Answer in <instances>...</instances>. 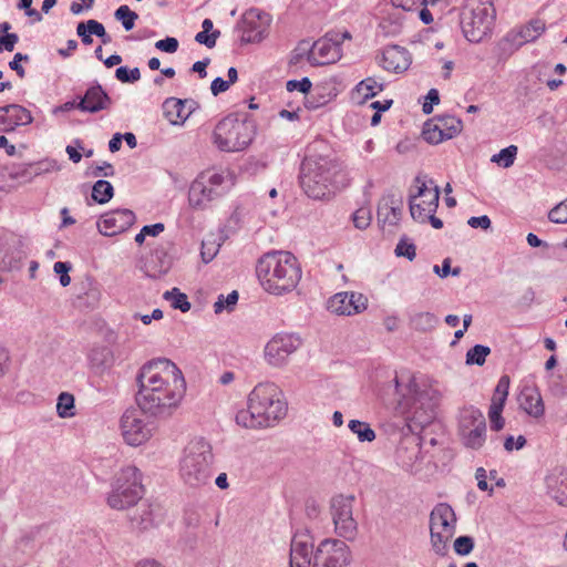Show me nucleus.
<instances>
[{
  "instance_id": "obj_64",
  "label": "nucleus",
  "mask_w": 567,
  "mask_h": 567,
  "mask_svg": "<svg viewBox=\"0 0 567 567\" xmlns=\"http://www.w3.org/2000/svg\"><path fill=\"white\" fill-rule=\"evenodd\" d=\"M467 224L472 227V228H482V229H488L491 227V219L488 216L486 215H483V216H478V217H471L468 220H467Z\"/></svg>"
},
{
  "instance_id": "obj_33",
  "label": "nucleus",
  "mask_w": 567,
  "mask_h": 567,
  "mask_svg": "<svg viewBox=\"0 0 567 567\" xmlns=\"http://www.w3.org/2000/svg\"><path fill=\"white\" fill-rule=\"evenodd\" d=\"M422 136L430 144H439L447 140L434 118L424 123Z\"/></svg>"
},
{
  "instance_id": "obj_28",
  "label": "nucleus",
  "mask_w": 567,
  "mask_h": 567,
  "mask_svg": "<svg viewBox=\"0 0 567 567\" xmlns=\"http://www.w3.org/2000/svg\"><path fill=\"white\" fill-rule=\"evenodd\" d=\"M547 494L560 506L567 507V471H553L545 477Z\"/></svg>"
},
{
  "instance_id": "obj_16",
  "label": "nucleus",
  "mask_w": 567,
  "mask_h": 567,
  "mask_svg": "<svg viewBox=\"0 0 567 567\" xmlns=\"http://www.w3.org/2000/svg\"><path fill=\"white\" fill-rule=\"evenodd\" d=\"M301 346L299 337L289 333H278L265 347V359L272 367H282L290 354Z\"/></svg>"
},
{
  "instance_id": "obj_62",
  "label": "nucleus",
  "mask_w": 567,
  "mask_h": 567,
  "mask_svg": "<svg viewBox=\"0 0 567 567\" xmlns=\"http://www.w3.org/2000/svg\"><path fill=\"white\" fill-rule=\"evenodd\" d=\"M85 25L89 28V32L96 35L97 38L106 37L105 28L101 22L91 19L85 22Z\"/></svg>"
},
{
  "instance_id": "obj_17",
  "label": "nucleus",
  "mask_w": 567,
  "mask_h": 567,
  "mask_svg": "<svg viewBox=\"0 0 567 567\" xmlns=\"http://www.w3.org/2000/svg\"><path fill=\"white\" fill-rule=\"evenodd\" d=\"M440 394L436 390L427 389L416 393L408 420L423 427L435 416V408L439 403Z\"/></svg>"
},
{
  "instance_id": "obj_29",
  "label": "nucleus",
  "mask_w": 567,
  "mask_h": 567,
  "mask_svg": "<svg viewBox=\"0 0 567 567\" xmlns=\"http://www.w3.org/2000/svg\"><path fill=\"white\" fill-rule=\"evenodd\" d=\"M519 406L529 415L539 417L544 414L540 393L535 388H524L518 396Z\"/></svg>"
},
{
  "instance_id": "obj_57",
  "label": "nucleus",
  "mask_w": 567,
  "mask_h": 567,
  "mask_svg": "<svg viewBox=\"0 0 567 567\" xmlns=\"http://www.w3.org/2000/svg\"><path fill=\"white\" fill-rule=\"evenodd\" d=\"M19 41V37L16 33H6L4 35H0V52L13 51L14 45Z\"/></svg>"
},
{
  "instance_id": "obj_47",
  "label": "nucleus",
  "mask_w": 567,
  "mask_h": 567,
  "mask_svg": "<svg viewBox=\"0 0 567 567\" xmlns=\"http://www.w3.org/2000/svg\"><path fill=\"white\" fill-rule=\"evenodd\" d=\"M548 218L555 224H567V198L549 212Z\"/></svg>"
},
{
  "instance_id": "obj_25",
  "label": "nucleus",
  "mask_w": 567,
  "mask_h": 567,
  "mask_svg": "<svg viewBox=\"0 0 567 567\" xmlns=\"http://www.w3.org/2000/svg\"><path fill=\"white\" fill-rule=\"evenodd\" d=\"M136 508L130 514V520L133 528L137 530H147L159 523L161 509L147 502L136 504Z\"/></svg>"
},
{
  "instance_id": "obj_20",
  "label": "nucleus",
  "mask_w": 567,
  "mask_h": 567,
  "mask_svg": "<svg viewBox=\"0 0 567 567\" xmlns=\"http://www.w3.org/2000/svg\"><path fill=\"white\" fill-rule=\"evenodd\" d=\"M33 122L31 112L20 104L0 106V132L11 133L18 126H25Z\"/></svg>"
},
{
  "instance_id": "obj_8",
  "label": "nucleus",
  "mask_w": 567,
  "mask_h": 567,
  "mask_svg": "<svg viewBox=\"0 0 567 567\" xmlns=\"http://www.w3.org/2000/svg\"><path fill=\"white\" fill-rule=\"evenodd\" d=\"M254 135L255 127L251 122L230 114L217 123L213 141L223 152H240L249 146Z\"/></svg>"
},
{
  "instance_id": "obj_37",
  "label": "nucleus",
  "mask_w": 567,
  "mask_h": 567,
  "mask_svg": "<svg viewBox=\"0 0 567 567\" xmlns=\"http://www.w3.org/2000/svg\"><path fill=\"white\" fill-rule=\"evenodd\" d=\"M114 18L122 23L126 31H131L138 19V14L132 11L128 6L123 4L115 10Z\"/></svg>"
},
{
  "instance_id": "obj_7",
  "label": "nucleus",
  "mask_w": 567,
  "mask_h": 567,
  "mask_svg": "<svg viewBox=\"0 0 567 567\" xmlns=\"http://www.w3.org/2000/svg\"><path fill=\"white\" fill-rule=\"evenodd\" d=\"M496 18L493 0H467L461 12L464 37L473 43L483 41L492 33Z\"/></svg>"
},
{
  "instance_id": "obj_46",
  "label": "nucleus",
  "mask_w": 567,
  "mask_h": 567,
  "mask_svg": "<svg viewBox=\"0 0 567 567\" xmlns=\"http://www.w3.org/2000/svg\"><path fill=\"white\" fill-rule=\"evenodd\" d=\"M453 547L457 555L466 556L474 548V539L471 536H460L454 540Z\"/></svg>"
},
{
  "instance_id": "obj_49",
  "label": "nucleus",
  "mask_w": 567,
  "mask_h": 567,
  "mask_svg": "<svg viewBox=\"0 0 567 567\" xmlns=\"http://www.w3.org/2000/svg\"><path fill=\"white\" fill-rule=\"evenodd\" d=\"M16 549L23 555H31L35 549L34 538L31 534H25L20 537L16 544Z\"/></svg>"
},
{
  "instance_id": "obj_42",
  "label": "nucleus",
  "mask_w": 567,
  "mask_h": 567,
  "mask_svg": "<svg viewBox=\"0 0 567 567\" xmlns=\"http://www.w3.org/2000/svg\"><path fill=\"white\" fill-rule=\"evenodd\" d=\"M238 292L236 290L228 293L226 297L219 295L217 301L214 303L215 313H220L224 310L231 311L238 301Z\"/></svg>"
},
{
  "instance_id": "obj_51",
  "label": "nucleus",
  "mask_w": 567,
  "mask_h": 567,
  "mask_svg": "<svg viewBox=\"0 0 567 567\" xmlns=\"http://www.w3.org/2000/svg\"><path fill=\"white\" fill-rule=\"evenodd\" d=\"M503 409L498 406H489L488 417L491 421V429L494 431H501L504 427V419L502 417Z\"/></svg>"
},
{
  "instance_id": "obj_53",
  "label": "nucleus",
  "mask_w": 567,
  "mask_h": 567,
  "mask_svg": "<svg viewBox=\"0 0 567 567\" xmlns=\"http://www.w3.org/2000/svg\"><path fill=\"white\" fill-rule=\"evenodd\" d=\"M155 48L166 53H175L178 49V41L175 38L167 37L163 40H158L155 43Z\"/></svg>"
},
{
  "instance_id": "obj_60",
  "label": "nucleus",
  "mask_w": 567,
  "mask_h": 567,
  "mask_svg": "<svg viewBox=\"0 0 567 567\" xmlns=\"http://www.w3.org/2000/svg\"><path fill=\"white\" fill-rule=\"evenodd\" d=\"M230 86V83L223 78H216L213 80L210 84V91L214 96L219 95L223 92H226Z\"/></svg>"
},
{
  "instance_id": "obj_36",
  "label": "nucleus",
  "mask_w": 567,
  "mask_h": 567,
  "mask_svg": "<svg viewBox=\"0 0 567 567\" xmlns=\"http://www.w3.org/2000/svg\"><path fill=\"white\" fill-rule=\"evenodd\" d=\"M257 20L249 19L247 14H244L243 18L238 21L237 28L243 31L241 41L245 43H257L260 42L264 37L259 31L257 33L250 32L246 29V25L256 24Z\"/></svg>"
},
{
  "instance_id": "obj_56",
  "label": "nucleus",
  "mask_w": 567,
  "mask_h": 567,
  "mask_svg": "<svg viewBox=\"0 0 567 567\" xmlns=\"http://www.w3.org/2000/svg\"><path fill=\"white\" fill-rule=\"evenodd\" d=\"M29 59L30 58L28 54L16 53L12 61L9 62V66L11 70L17 72L19 78L22 79L25 75V71H24L23 66L21 65V62L29 61Z\"/></svg>"
},
{
  "instance_id": "obj_58",
  "label": "nucleus",
  "mask_w": 567,
  "mask_h": 567,
  "mask_svg": "<svg viewBox=\"0 0 567 567\" xmlns=\"http://www.w3.org/2000/svg\"><path fill=\"white\" fill-rule=\"evenodd\" d=\"M392 3L405 11L416 9L419 6H427V0H391Z\"/></svg>"
},
{
  "instance_id": "obj_14",
  "label": "nucleus",
  "mask_w": 567,
  "mask_h": 567,
  "mask_svg": "<svg viewBox=\"0 0 567 567\" xmlns=\"http://www.w3.org/2000/svg\"><path fill=\"white\" fill-rule=\"evenodd\" d=\"M147 411L138 406L127 409L121 417V431L124 441L132 446H138L145 443L152 436L153 427Z\"/></svg>"
},
{
  "instance_id": "obj_45",
  "label": "nucleus",
  "mask_w": 567,
  "mask_h": 567,
  "mask_svg": "<svg viewBox=\"0 0 567 567\" xmlns=\"http://www.w3.org/2000/svg\"><path fill=\"white\" fill-rule=\"evenodd\" d=\"M31 166H32V168H31L32 171H31V173H29V175H33L34 178L42 174H47V173L58 169L56 162L50 161V159H43L40 162L31 163Z\"/></svg>"
},
{
  "instance_id": "obj_18",
  "label": "nucleus",
  "mask_w": 567,
  "mask_h": 567,
  "mask_svg": "<svg viewBox=\"0 0 567 567\" xmlns=\"http://www.w3.org/2000/svg\"><path fill=\"white\" fill-rule=\"evenodd\" d=\"M368 307V298L355 291L338 292L329 298L327 308L338 316H353L361 313Z\"/></svg>"
},
{
  "instance_id": "obj_11",
  "label": "nucleus",
  "mask_w": 567,
  "mask_h": 567,
  "mask_svg": "<svg viewBox=\"0 0 567 567\" xmlns=\"http://www.w3.org/2000/svg\"><path fill=\"white\" fill-rule=\"evenodd\" d=\"M440 189L426 176H416L409 193V208L411 217L417 223H424L425 216L435 213L439 206Z\"/></svg>"
},
{
  "instance_id": "obj_61",
  "label": "nucleus",
  "mask_w": 567,
  "mask_h": 567,
  "mask_svg": "<svg viewBox=\"0 0 567 567\" xmlns=\"http://www.w3.org/2000/svg\"><path fill=\"white\" fill-rule=\"evenodd\" d=\"M526 444V439L523 435H519L516 441H514L513 436H507L504 442V449L508 452L515 450H520Z\"/></svg>"
},
{
  "instance_id": "obj_5",
  "label": "nucleus",
  "mask_w": 567,
  "mask_h": 567,
  "mask_svg": "<svg viewBox=\"0 0 567 567\" xmlns=\"http://www.w3.org/2000/svg\"><path fill=\"white\" fill-rule=\"evenodd\" d=\"M214 454L209 442L203 437L192 440L179 460V475L189 486L198 487L210 481Z\"/></svg>"
},
{
  "instance_id": "obj_31",
  "label": "nucleus",
  "mask_w": 567,
  "mask_h": 567,
  "mask_svg": "<svg viewBox=\"0 0 567 567\" xmlns=\"http://www.w3.org/2000/svg\"><path fill=\"white\" fill-rule=\"evenodd\" d=\"M447 140L453 138L462 131V121L455 116L445 115L434 118Z\"/></svg>"
},
{
  "instance_id": "obj_50",
  "label": "nucleus",
  "mask_w": 567,
  "mask_h": 567,
  "mask_svg": "<svg viewBox=\"0 0 567 567\" xmlns=\"http://www.w3.org/2000/svg\"><path fill=\"white\" fill-rule=\"evenodd\" d=\"M209 32L200 31L195 35V41L199 44H204L207 48L212 49L216 45V41L220 35L219 30L213 31L210 34Z\"/></svg>"
},
{
  "instance_id": "obj_43",
  "label": "nucleus",
  "mask_w": 567,
  "mask_h": 567,
  "mask_svg": "<svg viewBox=\"0 0 567 567\" xmlns=\"http://www.w3.org/2000/svg\"><path fill=\"white\" fill-rule=\"evenodd\" d=\"M352 220L354 227L363 230L370 226L371 223V212L367 207H360L352 214Z\"/></svg>"
},
{
  "instance_id": "obj_21",
  "label": "nucleus",
  "mask_w": 567,
  "mask_h": 567,
  "mask_svg": "<svg viewBox=\"0 0 567 567\" xmlns=\"http://www.w3.org/2000/svg\"><path fill=\"white\" fill-rule=\"evenodd\" d=\"M341 56V44L328 35L319 39L311 45L309 63L311 65H326L337 62Z\"/></svg>"
},
{
  "instance_id": "obj_59",
  "label": "nucleus",
  "mask_w": 567,
  "mask_h": 567,
  "mask_svg": "<svg viewBox=\"0 0 567 567\" xmlns=\"http://www.w3.org/2000/svg\"><path fill=\"white\" fill-rule=\"evenodd\" d=\"M91 175L94 177H112L114 175V168L110 163L104 162L102 165L93 167L91 171Z\"/></svg>"
},
{
  "instance_id": "obj_3",
  "label": "nucleus",
  "mask_w": 567,
  "mask_h": 567,
  "mask_svg": "<svg viewBox=\"0 0 567 567\" xmlns=\"http://www.w3.org/2000/svg\"><path fill=\"white\" fill-rule=\"evenodd\" d=\"M351 561L348 545L339 539H323L316 553L309 534L298 533L290 546V567H346Z\"/></svg>"
},
{
  "instance_id": "obj_63",
  "label": "nucleus",
  "mask_w": 567,
  "mask_h": 567,
  "mask_svg": "<svg viewBox=\"0 0 567 567\" xmlns=\"http://www.w3.org/2000/svg\"><path fill=\"white\" fill-rule=\"evenodd\" d=\"M217 251H218V248L215 247V245L213 243L210 245H208V243L203 241L200 255H202L204 262L212 261L213 258L215 257V255L217 254Z\"/></svg>"
},
{
  "instance_id": "obj_9",
  "label": "nucleus",
  "mask_w": 567,
  "mask_h": 567,
  "mask_svg": "<svg viewBox=\"0 0 567 567\" xmlns=\"http://www.w3.org/2000/svg\"><path fill=\"white\" fill-rule=\"evenodd\" d=\"M230 181L224 171L207 169L198 174L188 190V204L193 209L204 210L226 193L225 184Z\"/></svg>"
},
{
  "instance_id": "obj_44",
  "label": "nucleus",
  "mask_w": 567,
  "mask_h": 567,
  "mask_svg": "<svg viewBox=\"0 0 567 567\" xmlns=\"http://www.w3.org/2000/svg\"><path fill=\"white\" fill-rule=\"evenodd\" d=\"M115 76L123 83H134L140 80L141 72L138 68L128 70L126 66H120L115 71Z\"/></svg>"
},
{
  "instance_id": "obj_39",
  "label": "nucleus",
  "mask_w": 567,
  "mask_h": 567,
  "mask_svg": "<svg viewBox=\"0 0 567 567\" xmlns=\"http://www.w3.org/2000/svg\"><path fill=\"white\" fill-rule=\"evenodd\" d=\"M491 353V349L483 344H476L466 353V364L483 365L486 357Z\"/></svg>"
},
{
  "instance_id": "obj_23",
  "label": "nucleus",
  "mask_w": 567,
  "mask_h": 567,
  "mask_svg": "<svg viewBox=\"0 0 567 567\" xmlns=\"http://www.w3.org/2000/svg\"><path fill=\"white\" fill-rule=\"evenodd\" d=\"M112 99L99 83H95L85 91L83 96L79 97L78 110L85 113H97L110 109Z\"/></svg>"
},
{
  "instance_id": "obj_55",
  "label": "nucleus",
  "mask_w": 567,
  "mask_h": 567,
  "mask_svg": "<svg viewBox=\"0 0 567 567\" xmlns=\"http://www.w3.org/2000/svg\"><path fill=\"white\" fill-rule=\"evenodd\" d=\"M311 45L312 44H310L309 41L307 40L300 41L293 51L292 61L297 63L303 56H307V60L309 61Z\"/></svg>"
},
{
  "instance_id": "obj_48",
  "label": "nucleus",
  "mask_w": 567,
  "mask_h": 567,
  "mask_svg": "<svg viewBox=\"0 0 567 567\" xmlns=\"http://www.w3.org/2000/svg\"><path fill=\"white\" fill-rule=\"evenodd\" d=\"M395 255L398 257H405L409 260H413L416 256V247L413 243H409L405 239H401L395 247Z\"/></svg>"
},
{
  "instance_id": "obj_19",
  "label": "nucleus",
  "mask_w": 567,
  "mask_h": 567,
  "mask_svg": "<svg viewBox=\"0 0 567 567\" xmlns=\"http://www.w3.org/2000/svg\"><path fill=\"white\" fill-rule=\"evenodd\" d=\"M135 214L131 209H115L103 214L97 221L99 231L107 237L127 230L135 223Z\"/></svg>"
},
{
  "instance_id": "obj_35",
  "label": "nucleus",
  "mask_w": 567,
  "mask_h": 567,
  "mask_svg": "<svg viewBox=\"0 0 567 567\" xmlns=\"http://www.w3.org/2000/svg\"><path fill=\"white\" fill-rule=\"evenodd\" d=\"M163 298L168 301L174 309H178L182 312H187L190 309L187 296L181 292L178 288H173L164 292Z\"/></svg>"
},
{
  "instance_id": "obj_52",
  "label": "nucleus",
  "mask_w": 567,
  "mask_h": 567,
  "mask_svg": "<svg viewBox=\"0 0 567 567\" xmlns=\"http://www.w3.org/2000/svg\"><path fill=\"white\" fill-rule=\"evenodd\" d=\"M312 86L311 81L308 78H303L301 80H290L287 82L286 87L289 92L299 91L301 93H307L310 91Z\"/></svg>"
},
{
  "instance_id": "obj_15",
  "label": "nucleus",
  "mask_w": 567,
  "mask_h": 567,
  "mask_svg": "<svg viewBox=\"0 0 567 567\" xmlns=\"http://www.w3.org/2000/svg\"><path fill=\"white\" fill-rule=\"evenodd\" d=\"M354 495H337L331 498L330 512L336 533L346 538L353 539L358 532V523L353 517Z\"/></svg>"
},
{
  "instance_id": "obj_30",
  "label": "nucleus",
  "mask_w": 567,
  "mask_h": 567,
  "mask_svg": "<svg viewBox=\"0 0 567 567\" xmlns=\"http://www.w3.org/2000/svg\"><path fill=\"white\" fill-rule=\"evenodd\" d=\"M439 322V318L431 312H419L411 318L412 327L423 332L433 330Z\"/></svg>"
},
{
  "instance_id": "obj_22",
  "label": "nucleus",
  "mask_w": 567,
  "mask_h": 567,
  "mask_svg": "<svg viewBox=\"0 0 567 567\" xmlns=\"http://www.w3.org/2000/svg\"><path fill=\"white\" fill-rule=\"evenodd\" d=\"M545 29L546 24L543 20L533 19L528 23L509 31L505 37V41L514 49H519L524 44L537 40L544 33Z\"/></svg>"
},
{
  "instance_id": "obj_32",
  "label": "nucleus",
  "mask_w": 567,
  "mask_h": 567,
  "mask_svg": "<svg viewBox=\"0 0 567 567\" xmlns=\"http://www.w3.org/2000/svg\"><path fill=\"white\" fill-rule=\"evenodd\" d=\"M114 195L112 184L105 179H99L92 187V198L99 204H105L111 200Z\"/></svg>"
},
{
  "instance_id": "obj_13",
  "label": "nucleus",
  "mask_w": 567,
  "mask_h": 567,
  "mask_svg": "<svg viewBox=\"0 0 567 567\" xmlns=\"http://www.w3.org/2000/svg\"><path fill=\"white\" fill-rule=\"evenodd\" d=\"M458 433L466 447L480 449L486 439L484 414L474 406L463 409L458 416Z\"/></svg>"
},
{
  "instance_id": "obj_40",
  "label": "nucleus",
  "mask_w": 567,
  "mask_h": 567,
  "mask_svg": "<svg viewBox=\"0 0 567 567\" xmlns=\"http://www.w3.org/2000/svg\"><path fill=\"white\" fill-rule=\"evenodd\" d=\"M382 90L383 85L379 84L373 78H367L357 85V93L362 95L363 100L375 96Z\"/></svg>"
},
{
  "instance_id": "obj_34",
  "label": "nucleus",
  "mask_w": 567,
  "mask_h": 567,
  "mask_svg": "<svg viewBox=\"0 0 567 567\" xmlns=\"http://www.w3.org/2000/svg\"><path fill=\"white\" fill-rule=\"evenodd\" d=\"M348 426L360 442H372L375 440V432L367 422L351 420Z\"/></svg>"
},
{
  "instance_id": "obj_38",
  "label": "nucleus",
  "mask_w": 567,
  "mask_h": 567,
  "mask_svg": "<svg viewBox=\"0 0 567 567\" xmlns=\"http://www.w3.org/2000/svg\"><path fill=\"white\" fill-rule=\"evenodd\" d=\"M517 155V146L509 145L503 148L499 153L494 154L491 158L493 163L498 164L504 168H508L514 164V161Z\"/></svg>"
},
{
  "instance_id": "obj_26",
  "label": "nucleus",
  "mask_w": 567,
  "mask_h": 567,
  "mask_svg": "<svg viewBox=\"0 0 567 567\" xmlns=\"http://www.w3.org/2000/svg\"><path fill=\"white\" fill-rule=\"evenodd\" d=\"M403 200L401 197L389 194L383 196L378 205V220L383 225H396L401 219Z\"/></svg>"
},
{
  "instance_id": "obj_54",
  "label": "nucleus",
  "mask_w": 567,
  "mask_h": 567,
  "mask_svg": "<svg viewBox=\"0 0 567 567\" xmlns=\"http://www.w3.org/2000/svg\"><path fill=\"white\" fill-rule=\"evenodd\" d=\"M31 163L21 165L10 173V176L16 179H22L23 182H31L34 176L29 175L31 173Z\"/></svg>"
},
{
  "instance_id": "obj_2",
  "label": "nucleus",
  "mask_w": 567,
  "mask_h": 567,
  "mask_svg": "<svg viewBox=\"0 0 567 567\" xmlns=\"http://www.w3.org/2000/svg\"><path fill=\"white\" fill-rule=\"evenodd\" d=\"M287 414L282 391L272 382H260L247 398V409L236 414V423L245 429H264L275 425Z\"/></svg>"
},
{
  "instance_id": "obj_10",
  "label": "nucleus",
  "mask_w": 567,
  "mask_h": 567,
  "mask_svg": "<svg viewBox=\"0 0 567 567\" xmlns=\"http://www.w3.org/2000/svg\"><path fill=\"white\" fill-rule=\"evenodd\" d=\"M143 494L142 473L137 467L130 465L117 474L107 503L112 508L124 509L136 505Z\"/></svg>"
},
{
  "instance_id": "obj_12",
  "label": "nucleus",
  "mask_w": 567,
  "mask_h": 567,
  "mask_svg": "<svg viewBox=\"0 0 567 567\" xmlns=\"http://www.w3.org/2000/svg\"><path fill=\"white\" fill-rule=\"evenodd\" d=\"M456 516L446 503H440L430 514L431 545L435 554L444 556L449 551V542L455 534Z\"/></svg>"
},
{
  "instance_id": "obj_1",
  "label": "nucleus",
  "mask_w": 567,
  "mask_h": 567,
  "mask_svg": "<svg viewBox=\"0 0 567 567\" xmlns=\"http://www.w3.org/2000/svg\"><path fill=\"white\" fill-rule=\"evenodd\" d=\"M136 402L142 410L155 416H166L182 401L186 384L182 371L166 358L143 364L136 377Z\"/></svg>"
},
{
  "instance_id": "obj_24",
  "label": "nucleus",
  "mask_w": 567,
  "mask_h": 567,
  "mask_svg": "<svg viewBox=\"0 0 567 567\" xmlns=\"http://www.w3.org/2000/svg\"><path fill=\"white\" fill-rule=\"evenodd\" d=\"M412 63L410 52L400 45H389L382 52L381 66L393 73L405 72Z\"/></svg>"
},
{
  "instance_id": "obj_41",
  "label": "nucleus",
  "mask_w": 567,
  "mask_h": 567,
  "mask_svg": "<svg viewBox=\"0 0 567 567\" xmlns=\"http://www.w3.org/2000/svg\"><path fill=\"white\" fill-rule=\"evenodd\" d=\"M74 396L68 392H62L58 398L56 412L61 417L74 415Z\"/></svg>"
},
{
  "instance_id": "obj_27",
  "label": "nucleus",
  "mask_w": 567,
  "mask_h": 567,
  "mask_svg": "<svg viewBox=\"0 0 567 567\" xmlns=\"http://www.w3.org/2000/svg\"><path fill=\"white\" fill-rule=\"evenodd\" d=\"M192 100L167 97L163 103V112L167 121L173 125L183 124L193 111Z\"/></svg>"
},
{
  "instance_id": "obj_4",
  "label": "nucleus",
  "mask_w": 567,
  "mask_h": 567,
  "mask_svg": "<svg viewBox=\"0 0 567 567\" xmlns=\"http://www.w3.org/2000/svg\"><path fill=\"white\" fill-rule=\"evenodd\" d=\"M256 274L265 291L274 296H282L298 286L302 271L291 252L274 250L258 259Z\"/></svg>"
},
{
  "instance_id": "obj_6",
  "label": "nucleus",
  "mask_w": 567,
  "mask_h": 567,
  "mask_svg": "<svg viewBox=\"0 0 567 567\" xmlns=\"http://www.w3.org/2000/svg\"><path fill=\"white\" fill-rule=\"evenodd\" d=\"M340 173V165L329 156L307 155L300 168V185L308 197L322 199Z\"/></svg>"
}]
</instances>
